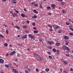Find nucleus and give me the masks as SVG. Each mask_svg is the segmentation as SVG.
Wrapping results in <instances>:
<instances>
[{"instance_id": "obj_1", "label": "nucleus", "mask_w": 73, "mask_h": 73, "mask_svg": "<svg viewBox=\"0 0 73 73\" xmlns=\"http://www.w3.org/2000/svg\"><path fill=\"white\" fill-rule=\"evenodd\" d=\"M63 49L64 50H69V48L65 46H63Z\"/></svg>"}, {"instance_id": "obj_2", "label": "nucleus", "mask_w": 73, "mask_h": 73, "mask_svg": "<svg viewBox=\"0 0 73 73\" xmlns=\"http://www.w3.org/2000/svg\"><path fill=\"white\" fill-rule=\"evenodd\" d=\"M21 16L23 17H26V18H28V16L25 15V14H21Z\"/></svg>"}, {"instance_id": "obj_3", "label": "nucleus", "mask_w": 73, "mask_h": 73, "mask_svg": "<svg viewBox=\"0 0 73 73\" xmlns=\"http://www.w3.org/2000/svg\"><path fill=\"white\" fill-rule=\"evenodd\" d=\"M16 53V52L15 51H13L12 52H10V56H12V55H13V54H15Z\"/></svg>"}, {"instance_id": "obj_4", "label": "nucleus", "mask_w": 73, "mask_h": 73, "mask_svg": "<svg viewBox=\"0 0 73 73\" xmlns=\"http://www.w3.org/2000/svg\"><path fill=\"white\" fill-rule=\"evenodd\" d=\"M63 38L64 40H67L69 38V37L66 36H64Z\"/></svg>"}, {"instance_id": "obj_5", "label": "nucleus", "mask_w": 73, "mask_h": 73, "mask_svg": "<svg viewBox=\"0 0 73 73\" xmlns=\"http://www.w3.org/2000/svg\"><path fill=\"white\" fill-rule=\"evenodd\" d=\"M33 12L34 13H35V14H38V12L36 11V10H33Z\"/></svg>"}, {"instance_id": "obj_6", "label": "nucleus", "mask_w": 73, "mask_h": 73, "mask_svg": "<svg viewBox=\"0 0 73 73\" xmlns=\"http://www.w3.org/2000/svg\"><path fill=\"white\" fill-rule=\"evenodd\" d=\"M37 60L39 61H42L43 60V58H40V57H38L37 58Z\"/></svg>"}, {"instance_id": "obj_7", "label": "nucleus", "mask_w": 73, "mask_h": 73, "mask_svg": "<svg viewBox=\"0 0 73 73\" xmlns=\"http://www.w3.org/2000/svg\"><path fill=\"white\" fill-rule=\"evenodd\" d=\"M13 72H14V73H19V72H18V71H17L15 69H13Z\"/></svg>"}, {"instance_id": "obj_8", "label": "nucleus", "mask_w": 73, "mask_h": 73, "mask_svg": "<svg viewBox=\"0 0 73 73\" xmlns=\"http://www.w3.org/2000/svg\"><path fill=\"white\" fill-rule=\"evenodd\" d=\"M12 15L13 17H17V14L15 13L13 14Z\"/></svg>"}, {"instance_id": "obj_9", "label": "nucleus", "mask_w": 73, "mask_h": 73, "mask_svg": "<svg viewBox=\"0 0 73 73\" xmlns=\"http://www.w3.org/2000/svg\"><path fill=\"white\" fill-rule=\"evenodd\" d=\"M52 7L53 8V9H55L54 7H56V5L55 4H52L51 5Z\"/></svg>"}, {"instance_id": "obj_10", "label": "nucleus", "mask_w": 73, "mask_h": 73, "mask_svg": "<svg viewBox=\"0 0 73 73\" xmlns=\"http://www.w3.org/2000/svg\"><path fill=\"white\" fill-rule=\"evenodd\" d=\"M0 62L1 63L3 64V63H4V61L3 59H0Z\"/></svg>"}, {"instance_id": "obj_11", "label": "nucleus", "mask_w": 73, "mask_h": 73, "mask_svg": "<svg viewBox=\"0 0 73 73\" xmlns=\"http://www.w3.org/2000/svg\"><path fill=\"white\" fill-rule=\"evenodd\" d=\"M33 54H34V55H35V56H36V57H39V55L38 54H37L35 53H34Z\"/></svg>"}, {"instance_id": "obj_12", "label": "nucleus", "mask_w": 73, "mask_h": 73, "mask_svg": "<svg viewBox=\"0 0 73 73\" xmlns=\"http://www.w3.org/2000/svg\"><path fill=\"white\" fill-rule=\"evenodd\" d=\"M27 37V36L26 35H25L24 36H23V38H26Z\"/></svg>"}, {"instance_id": "obj_13", "label": "nucleus", "mask_w": 73, "mask_h": 73, "mask_svg": "<svg viewBox=\"0 0 73 73\" xmlns=\"http://www.w3.org/2000/svg\"><path fill=\"white\" fill-rule=\"evenodd\" d=\"M15 28H17V29H20V27H19V26L18 25L15 26Z\"/></svg>"}, {"instance_id": "obj_14", "label": "nucleus", "mask_w": 73, "mask_h": 73, "mask_svg": "<svg viewBox=\"0 0 73 73\" xmlns=\"http://www.w3.org/2000/svg\"><path fill=\"white\" fill-rule=\"evenodd\" d=\"M47 48H48V49H52V48L51 46H47Z\"/></svg>"}, {"instance_id": "obj_15", "label": "nucleus", "mask_w": 73, "mask_h": 73, "mask_svg": "<svg viewBox=\"0 0 73 73\" xmlns=\"http://www.w3.org/2000/svg\"><path fill=\"white\" fill-rule=\"evenodd\" d=\"M32 18L33 19H36V18H37V16L36 15H34L32 17Z\"/></svg>"}, {"instance_id": "obj_16", "label": "nucleus", "mask_w": 73, "mask_h": 73, "mask_svg": "<svg viewBox=\"0 0 73 73\" xmlns=\"http://www.w3.org/2000/svg\"><path fill=\"white\" fill-rule=\"evenodd\" d=\"M60 28V26H55V29H58Z\"/></svg>"}, {"instance_id": "obj_17", "label": "nucleus", "mask_w": 73, "mask_h": 73, "mask_svg": "<svg viewBox=\"0 0 73 73\" xmlns=\"http://www.w3.org/2000/svg\"><path fill=\"white\" fill-rule=\"evenodd\" d=\"M63 62L64 63V64H65V65H67V64H68V62L65 61H63Z\"/></svg>"}, {"instance_id": "obj_18", "label": "nucleus", "mask_w": 73, "mask_h": 73, "mask_svg": "<svg viewBox=\"0 0 73 73\" xmlns=\"http://www.w3.org/2000/svg\"><path fill=\"white\" fill-rule=\"evenodd\" d=\"M33 32L35 33H38V31L34 30L33 31Z\"/></svg>"}, {"instance_id": "obj_19", "label": "nucleus", "mask_w": 73, "mask_h": 73, "mask_svg": "<svg viewBox=\"0 0 73 73\" xmlns=\"http://www.w3.org/2000/svg\"><path fill=\"white\" fill-rule=\"evenodd\" d=\"M56 45L58 46H60V43L58 42H57L56 43Z\"/></svg>"}, {"instance_id": "obj_20", "label": "nucleus", "mask_w": 73, "mask_h": 73, "mask_svg": "<svg viewBox=\"0 0 73 73\" xmlns=\"http://www.w3.org/2000/svg\"><path fill=\"white\" fill-rule=\"evenodd\" d=\"M4 46H8V44L7 43H5L4 44Z\"/></svg>"}, {"instance_id": "obj_21", "label": "nucleus", "mask_w": 73, "mask_h": 73, "mask_svg": "<svg viewBox=\"0 0 73 73\" xmlns=\"http://www.w3.org/2000/svg\"><path fill=\"white\" fill-rule=\"evenodd\" d=\"M42 38H39V41H40V42H42Z\"/></svg>"}, {"instance_id": "obj_22", "label": "nucleus", "mask_w": 73, "mask_h": 73, "mask_svg": "<svg viewBox=\"0 0 73 73\" xmlns=\"http://www.w3.org/2000/svg\"><path fill=\"white\" fill-rule=\"evenodd\" d=\"M52 50H53V52H56L57 50L55 48H53L52 49Z\"/></svg>"}, {"instance_id": "obj_23", "label": "nucleus", "mask_w": 73, "mask_h": 73, "mask_svg": "<svg viewBox=\"0 0 73 73\" xmlns=\"http://www.w3.org/2000/svg\"><path fill=\"white\" fill-rule=\"evenodd\" d=\"M45 70L46 72H49V69L48 68H46L45 69Z\"/></svg>"}, {"instance_id": "obj_24", "label": "nucleus", "mask_w": 73, "mask_h": 73, "mask_svg": "<svg viewBox=\"0 0 73 73\" xmlns=\"http://www.w3.org/2000/svg\"><path fill=\"white\" fill-rule=\"evenodd\" d=\"M50 45H51L52 44V42H50L49 41H48L47 42Z\"/></svg>"}, {"instance_id": "obj_25", "label": "nucleus", "mask_w": 73, "mask_h": 73, "mask_svg": "<svg viewBox=\"0 0 73 73\" xmlns=\"http://www.w3.org/2000/svg\"><path fill=\"white\" fill-rule=\"evenodd\" d=\"M65 4V2H62V5H64Z\"/></svg>"}, {"instance_id": "obj_26", "label": "nucleus", "mask_w": 73, "mask_h": 73, "mask_svg": "<svg viewBox=\"0 0 73 73\" xmlns=\"http://www.w3.org/2000/svg\"><path fill=\"white\" fill-rule=\"evenodd\" d=\"M65 56L67 57H70V55L68 54H66Z\"/></svg>"}, {"instance_id": "obj_27", "label": "nucleus", "mask_w": 73, "mask_h": 73, "mask_svg": "<svg viewBox=\"0 0 73 73\" xmlns=\"http://www.w3.org/2000/svg\"><path fill=\"white\" fill-rule=\"evenodd\" d=\"M5 66L6 68H9V66H8V65L7 64H6L5 65Z\"/></svg>"}, {"instance_id": "obj_28", "label": "nucleus", "mask_w": 73, "mask_h": 73, "mask_svg": "<svg viewBox=\"0 0 73 73\" xmlns=\"http://www.w3.org/2000/svg\"><path fill=\"white\" fill-rule=\"evenodd\" d=\"M23 28H27V26L24 25L23 26Z\"/></svg>"}, {"instance_id": "obj_29", "label": "nucleus", "mask_w": 73, "mask_h": 73, "mask_svg": "<svg viewBox=\"0 0 73 73\" xmlns=\"http://www.w3.org/2000/svg\"><path fill=\"white\" fill-rule=\"evenodd\" d=\"M69 35H70V36H73V33H69Z\"/></svg>"}, {"instance_id": "obj_30", "label": "nucleus", "mask_w": 73, "mask_h": 73, "mask_svg": "<svg viewBox=\"0 0 73 73\" xmlns=\"http://www.w3.org/2000/svg\"><path fill=\"white\" fill-rule=\"evenodd\" d=\"M47 9H50V6H47Z\"/></svg>"}, {"instance_id": "obj_31", "label": "nucleus", "mask_w": 73, "mask_h": 73, "mask_svg": "<svg viewBox=\"0 0 73 73\" xmlns=\"http://www.w3.org/2000/svg\"><path fill=\"white\" fill-rule=\"evenodd\" d=\"M6 34H7V35H8V30H6Z\"/></svg>"}, {"instance_id": "obj_32", "label": "nucleus", "mask_w": 73, "mask_h": 73, "mask_svg": "<svg viewBox=\"0 0 73 73\" xmlns=\"http://www.w3.org/2000/svg\"><path fill=\"white\" fill-rule=\"evenodd\" d=\"M0 37H1L2 38H4V37L3 35H0Z\"/></svg>"}, {"instance_id": "obj_33", "label": "nucleus", "mask_w": 73, "mask_h": 73, "mask_svg": "<svg viewBox=\"0 0 73 73\" xmlns=\"http://www.w3.org/2000/svg\"><path fill=\"white\" fill-rule=\"evenodd\" d=\"M48 57H49V58H50V59H52V56H49Z\"/></svg>"}, {"instance_id": "obj_34", "label": "nucleus", "mask_w": 73, "mask_h": 73, "mask_svg": "<svg viewBox=\"0 0 73 73\" xmlns=\"http://www.w3.org/2000/svg\"><path fill=\"white\" fill-rule=\"evenodd\" d=\"M32 24L33 26H35L36 25V23H33Z\"/></svg>"}, {"instance_id": "obj_35", "label": "nucleus", "mask_w": 73, "mask_h": 73, "mask_svg": "<svg viewBox=\"0 0 73 73\" xmlns=\"http://www.w3.org/2000/svg\"><path fill=\"white\" fill-rule=\"evenodd\" d=\"M47 53H48V54L49 55L51 54V53H50V52L49 51H48L47 52Z\"/></svg>"}, {"instance_id": "obj_36", "label": "nucleus", "mask_w": 73, "mask_h": 73, "mask_svg": "<svg viewBox=\"0 0 73 73\" xmlns=\"http://www.w3.org/2000/svg\"><path fill=\"white\" fill-rule=\"evenodd\" d=\"M25 72L26 73H28L29 72H28V71L27 70H25Z\"/></svg>"}, {"instance_id": "obj_37", "label": "nucleus", "mask_w": 73, "mask_h": 73, "mask_svg": "<svg viewBox=\"0 0 73 73\" xmlns=\"http://www.w3.org/2000/svg\"><path fill=\"white\" fill-rule=\"evenodd\" d=\"M9 12L10 13H11L12 14V15H13V12L11 11H9Z\"/></svg>"}, {"instance_id": "obj_38", "label": "nucleus", "mask_w": 73, "mask_h": 73, "mask_svg": "<svg viewBox=\"0 0 73 73\" xmlns=\"http://www.w3.org/2000/svg\"><path fill=\"white\" fill-rule=\"evenodd\" d=\"M63 73H68L66 71H65V70H63Z\"/></svg>"}, {"instance_id": "obj_39", "label": "nucleus", "mask_w": 73, "mask_h": 73, "mask_svg": "<svg viewBox=\"0 0 73 73\" xmlns=\"http://www.w3.org/2000/svg\"><path fill=\"white\" fill-rule=\"evenodd\" d=\"M29 36L30 37H31V38L32 37V35L31 34H29Z\"/></svg>"}, {"instance_id": "obj_40", "label": "nucleus", "mask_w": 73, "mask_h": 73, "mask_svg": "<svg viewBox=\"0 0 73 73\" xmlns=\"http://www.w3.org/2000/svg\"><path fill=\"white\" fill-rule=\"evenodd\" d=\"M29 36L30 37H31V38L32 37V35L31 34H29Z\"/></svg>"}, {"instance_id": "obj_41", "label": "nucleus", "mask_w": 73, "mask_h": 73, "mask_svg": "<svg viewBox=\"0 0 73 73\" xmlns=\"http://www.w3.org/2000/svg\"><path fill=\"white\" fill-rule=\"evenodd\" d=\"M29 36L30 37H31V38L32 37V35L31 34H29Z\"/></svg>"}, {"instance_id": "obj_42", "label": "nucleus", "mask_w": 73, "mask_h": 73, "mask_svg": "<svg viewBox=\"0 0 73 73\" xmlns=\"http://www.w3.org/2000/svg\"><path fill=\"white\" fill-rule=\"evenodd\" d=\"M70 51V50H66V52L67 53H69V51Z\"/></svg>"}, {"instance_id": "obj_43", "label": "nucleus", "mask_w": 73, "mask_h": 73, "mask_svg": "<svg viewBox=\"0 0 73 73\" xmlns=\"http://www.w3.org/2000/svg\"><path fill=\"white\" fill-rule=\"evenodd\" d=\"M66 25H69L70 24V23H66Z\"/></svg>"}, {"instance_id": "obj_44", "label": "nucleus", "mask_w": 73, "mask_h": 73, "mask_svg": "<svg viewBox=\"0 0 73 73\" xmlns=\"http://www.w3.org/2000/svg\"><path fill=\"white\" fill-rule=\"evenodd\" d=\"M31 38H32L33 39H34L35 38V37L34 36H32Z\"/></svg>"}, {"instance_id": "obj_45", "label": "nucleus", "mask_w": 73, "mask_h": 73, "mask_svg": "<svg viewBox=\"0 0 73 73\" xmlns=\"http://www.w3.org/2000/svg\"><path fill=\"white\" fill-rule=\"evenodd\" d=\"M15 12H16L17 13H19V11H17V10H15Z\"/></svg>"}, {"instance_id": "obj_46", "label": "nucleus", "mask_w": 73, "mask_h": 73, "mask_svg": "<svg viewBox=\"0 0 73 73\" xmlns=\"http://www.w3.org/2000/svg\"><path fill=\"white\" fill-rule=\"evenodd\" d=\"M35 7H37L38 6V5L37 4H35L34 5Z\"/></svg>"}, {"instance_id": "obj_47", "label": "nucleus", "mask_w": 73, "mask_h": 73, "mask_svg": "<svg viewBox=\"0 0 73 73\" xmlns=\"http://www.w3.org/2000/svg\"><path fill=\"white\" fill-rule=\"evenodd\" d=\"M33 29H34V30H37V29L36 28V27H33Z\"/></svg>"}, {"instance_id": "obj_48", "label": "nucleus", "mask_w": 73, "mask_h": 73, "mask_svg": "<svg viewBox=\"0 0 73 73\" xmlns=\"http://www.w3.org/2000/svg\"><path fill=\"white\" fill-rule=\"evenodd\" d=\"M28 66H27L26 67H25V69H28Z\"/></svg>"}, {"instance_id": "obj_49", "label": "nucleus", "mask_w": 73, "mask_h": 73, "mask_svg": "<svg viewBox=\"0 0 73 73\" xmlns=\"http://www.w3.org/2000/svg\"><path fill=\"white\" fill-rule=\"evenodd\" d=\"M4 26L5 27V28L8 27V26L6 25H4Z\"/></svg>"}, {"instance_id": "obj_50", "label": "nucleus", "mask_w": 73, "mask_h": 73, "mask_svg": "<svg viewBox=\"0 0 73 73\" xmlns=\"http://www.w3.org/2000/svg\"><path fill=\"white\" fill-rule=\"evenodd\" d=\"M28 70H29V71H31V69H30V68H28V69H27Z\"/></svg>"}, {"instance_id": "obj_51", "label": "nucleus", "mask_w": 73, "mask_h": 73, "mask_svg": "<svg viewBox=\"0 0 73 73\" xmlns=\"http://www.w3.org/2000/svg\"><path fill=\"white\" fill-rule=\"evenodd\" d=\"M36 72H39V70H38L37 69H36Z\"/></svg>"}, {"instance_id": "obj_52", "label": "nucleus", "mask_w": 73, "mask_h": 73, "mask_svg": "<svg viewBox=\"0 0 73 73\" xmlns=\"http://www.w3.org/2000/svg\"><path fill=\"white\" fill-rule=\"evenodd\" d=\"M40 8H42V5L41 4H40Z\"/></svg>"}, {"instance_id": "obj_53", "label": "nucleus", "mask_w": 73, "mask_h": 73, "mask_svg": "<svg viewBox=\"0 0 73 73\" xmlns=\"http://www.w3.org/2000/svg\"><path fill=\"white\" fill-rule=\"evenodd\" d=\"M25 32H26V33H29V31H25Z\"/></svg>"}, {"instance_id": "obj_54", "label": "nucleus", "mask_w": 73, "mask_h": 73, "mask_svg": "<svg viewBox=\"0 0 73 73\" xmlns=\"http://www.w3.org/2000/svg\"><path fill=\"white\" fill-rule=\"evenodd\" d=\"M61 33V31H60V30L58 31V33Z\"/></svg>"}, {"instance_id": "obj_55", "label": "nucleus", "mask_w": 73, "mask_h": 73, "mask_svg": "<svg viewBox=\"0 0 73 73\" xmlns=\"http://www.w3.org/2000/svg\"><path fill=\"white\" fill-rule=\"evenodd\" d=\"M60 71L61 72H62V68H60Z\"/></svg>"}, {"instance_id": "obj_56", "label": "nucleus", "mask_w": 73, "mask_h": 73, "mask_svg": "<svg viewBox=\"0 0 73 73\" xmlns=\"http://www.w3.org/2000/svg\"><path fill=\"white\" fill-rule=\"evenodd\" d=\"M13 4H16L17 3L16 2L13 1Z\"/></svg>"}, {"instance_id": "obj_57", "label": "nucleus", "mask_w": 73, "mask_h": 73, "mask_svg": "<svg viewBox=\"0 0 73 73\" xmlns=\"http://www.w3.org/2000/svg\"><path fill=\"white\" fill-rule=\"evenodd\" d=\"M48 26H49L50 27V28H52V26L50 25H48Z\"/></svg>"}, {"instance_id": "obj_58", "label": "nucleus", "mask_w": 73, "mask_h": 73, "mask_svg": "<svg viewBox=\"0 0 73 73\" xmlns=\"http://www.w3.org/2000/svg\"><path fill=\"white\" fill-rule=\"evenodd\" d=\"M51 42L52 44H54V42H53V41H51Z\"/></svg>"}, {"instance_id": "obj_59", "label": "nucleus", "mask_w": 73, "mask_h": 73, "mask_svg": "<svg viewBox=\"0 0 73 73\" xmlns=\"http://www.w3.org/2000/svg\"><path fill=\"white\" fill-rule=\"evenodd\" d=\"M52 27H53L54 28H55V27H56V26H54V25H52Z\"/></svg>"}, {"instance_id": "obj_60", "label": "nucleus", "mask_w": 73, "mask_h": 73, "mask_svg": "<svg viewBox=\"0 0 73 73\" xmlns=\"http://www.w3.org/2000/svg\"><path fill=\"white\" fill-rule=\"evenodd\" d=\"M33 4H34V3L33 2H32L31 3V5H33Z\"/></svg>"}, {"instance_id": "obj_61", "label": "nucleus", "mask_w": 73, "mask_h": 73, "mask_svg": "<svg viewBox=\"0 0 73 73\" xmlns=\"http://www.w3.org/2000/svg\"><path fill=\"white\" fill-rule=\"evenodd\" d=\"M70 29H71V30L72 31H73V29L70 28Z\"/></svg>"}, {"instance_id": "obj_62", "label": "nucleus", "mask_w": 73, "mask_h": 73, "mask_svg": "<svg viewBox=\"0 0 73 73\" xmlns=\"http://www.w3.org/2000/svg\"><path fill=\"white\" fill-rule=\"evenodd\" d=\"M17 56L18 57H20V55L19 54H17Z\"/></svg>"}, {"instance_id": "obj_63", "label": "nucleus", "mask_w": 73, "mask_h": 73, "mask_svg": "<svg viewBox=\"0 0 73 73\" xmlns=\"http://www.w3.org/2000/svg\"><path fill=\"white\" fill-rule=\"evenodd\" d=\"M70 70H71V71H72V72H73V69H72V68H71L70 69Z\"/></svg>"}, {"instance_id": "obj_64", "label": "nucleus", "mask_w": 73, "mask_h": 73, "mask_svg": "<svg viewBox=\"0 0 73 73\" xmlns=\"http://www.w3.org/2000/svg\"><path fill=\"white\" fill-rule=\"evenodd\" d=\"M24 11H25V12H27V10H26V9H24Z\"/></svg>"}]
</instances>
